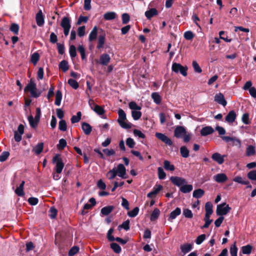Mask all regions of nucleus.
Returning a JSON list of instances; mask_svg holds the SVG:
<instances>
[{
    "instance_id": "1",
    "label": "nucleus",
    "mask_w": 256,
    "mask_h": 256,
    "mask_svg": "<svg viewBox=\"0 0 256 256\" xmlns=\"http://www.w3.org/2000/svg\"><path fill=\"white\" fill-rule=\"evenodd\" d=\"M24 92H30V96L32 98H38L41 95V92L38 90L36 88V84L32 79H30L28 84L24 88Z\"/></svg>"
},
{
    "instance_id": "2",
    "label": "nucleus",
    "mask_w": 256,
    "mask_h": 256,
    "mask_svg": "<svg viewBox=\"0 0 256 256\" xmlns=\"http://www.w3.org/2000/svg\"><path fill=\"white\" fill-rule=\"evenodd\" d=\"M118 122L120 126L125 129H129L132 127V124L130 122H125L126 120V114L124 110L122 108H120L118 112Z\"/></svg>"
},
{
    "instance_id": "3",
    "label": "nucleus",
    "mask_w": 256,
    "mask_h": 256,
    "mask_svg": "<svg viewBox=\"0 0 256 256\" xmlns=\"http://www.w3.org/2000/svg\"><path fill=\"white\" fill-rule=\"evenodd\" d=\"M41 116V110L40 108H36V114L34 118L32 115L28 117V120L30 124V126L32 128H36L38 124L40 121V118Z\"/></svg>"
},
{
    "instance_id": "4",
    "label": "nucleus",
    "mask_w": 256,
    "mask_h": 256,
    "mask_svg": "<svg viewBox=\"0 0 256 256\" xmlns=\"http://www.w3.org/2000/svg\"><path fill=\"white\" fill-rule=\"evenodd\" d=\"M172 71L176 72H180L184 76H186L188 74L187 71L188 68L187 66H182V64L176 62H174L172 66Z\"/></svg>"
},
{
    "instance_id": "5",
    "label": "nucleus",
    "mask_w": 256,
    "mask_h": 256,
    "mask_svg": "<svg viewBox=\"0 0 256 256\" xmlns=\"http://www.w3.org/2000/svg\"><path fill=\"white\" fill-rule=\"evenodd\" d=\"M231 210V208L226 202L218 204L216 207V214L217 216H222L226 214Z\"/></svg>"
},
{
    "instance_id": "6",
    "label": "nucleus",
    "mask_w": 256,
    "mask_h": 256,
    "mask_svg": "<svg viewBox=\"0 0 256 256\" xmlns=\"http://www.w3.org/2000/svg\"><path fill=\"white\" fill-rule=\"evenodd\" d=\"M52 162L56 163V172L60 174L64 167V163L58 154H56L52 158Z\"/></svg>"
},
{
    "instance_id": "7",
    "label": "nucleus",
    "mask_w": 256,
    "mask_h": 256,
    "mask_svg": "<svg viewBox=\"0 0 256 256\" xmlns=\"http://www.w3.org/2000/svg\"><path fill=\"white\" fill-rule=\"evenodd\" d=\"M156 137L164 143L166 145L171 146L173 145V142L168 136L165 134L161 132H156Z\"/></svg>"
},
{
    "instance_id": "8",
    "label": "nucleus",
    "mask_w": 256,
    "mask_h": 256,
    "mask_svg": "<svg viewBox=\"0 0 256 256\" xmlns=\"http://www.w3.org/2000/svg\"><path fill=\"white\" fill-rule=\"evenodd\" d=\"M170 180L174 185L180 188L184 184H187V181L185 178L176 176H171L170 178Z\"/></svg>"
},
{
    "instance_id": "9",
    "label": "nucleus",
    "mask_w": 256,
    "mask_h": 256,
    "mask_svg": "<svg viewBox=\"0 0 256 256\" xmlns=\"http://www.w3.org/2000/svg\"><path fill=\"white\" fill-rule=\"evenodd\" d=\"M24 128L23 124H20L18 128V130L14 132V138L16 142H20L22 140V136L24 133Z\"/></svg>"
},
{
    "instance_id": "10",
    "label": "nucleus",
    "mask_w": 256,
    "mask_h": 256,
    "mask_svg": "<svg viewBox=\"0 0 256 256\" xmlns=\"http://www.w3.org/2000/svg\"><path fill=\"white\" fill-rule=\"evenodd\" d=\"M186 133V128L182 126H177L174 130V136L176 138H182Z\"/></svg>"
},
{
    "instance_id": "11",
    "label": "nucleus",
    "mask_w": 256,
    "mask_h": 256,
    "mask_svg": "<svg viewBox=\"0 0 256 256\" xmlns=\"http://www.w3.org/2000/svg\"><path fill=\"white\" fill-rule=\"evenodd\" d=\"M116 171L117 172V175L122 178H126V168L124 165L122 164H120L117 166V168H116Z\"/></svg>"
},
{
    "instance_id": "12",
    "label": "nucleus",
    "mask_w": 256,
    "mask_h": 256,
    "mask_svg": "<svg viewBox=\"0 0 256 256\" xmlns=\"http://www.w3.org/2000/svg\"><path fill=\"white\" fill-rule=\"evenodd\" d=\"M162 186L160 184L156 185L154 186L152 190L148 194L147 196L149 198L154 197L161 190H162Z\"/></svg>"
},
{
    "instance_id": "13",
    "label": "nucleus",
    "mask_w": 256,
    "mask_h": 256,
    "mask_svg": "<svg viewBox=\"0 0 256 256\" xmlns=\"http://www.w3.org/2000/svg\"><path fill=\"white\" fill-rule=\"evenodd\" d=\"M226 157V155H221L218 152H215L212 154V158L218 164H221L224 163V158Z\"/></svg>"
},
{
    "instance_id": "14",
    "label": "nucleus",
    "mask_w": 256,
    "mask_h": 256,
    "mask_svg": "<svg viewBox=\"0 0 256 256\" xmlns=\"http://www.w3.org/2000/svg\"><path fill=\"white\" fill-rule=\"evenodd\" d=\"M36 20L37 25L39 26H42L44 24V16L42 14V10H39V11L36 14Z\"/></svg>"
},
{
    "instance_id": "15",
    "label": "nucleus",
    "mask_w": 256,
    "mask_h": 256,
    "mask_svg": "<svg viewBox=\"0 0 256 256\" xmlns=\"http://www.w3.org/2000/svg\"><path fill=\"white\" fill-rule=\"evenodd\" d=\"M214 100L224 106H225L227 104V102L224 98V94L220 92L216 94L214 96Z\"/></svg>"
},
{
    "instance_id": "16",
    "label": "nucleus",
    "mask_w": 256,
    "mask_h": 256,
    "mask_svg": "<svg viewBox=\"0 0 256 256\" xmlns=\"http://www.w3.org/2000/svg\"><path fill=\"white\" fill-rule=\"evenodd\" d=\"M110 61V57L108 54H103L100 56V64L102 66H107Z\"/></svg>"
},
{
    "instance_id": "17",
    "label": "nucleus",
    "mask_w": 256,
    "mask_h": 256,
    "mask_svg": "<svg viewBox=\"0 0 256 256\" xmlns=\"http://www.w3.org/2000/svg\"><path fill=\"white\" fill-rule=\"evenodd\" d=\"M100 30L102 32V34H100L98 38V45L96 46V48L98 49L103 48L106 40V34L104 32L102 29Z\"/></svg>"
},
{
    "instance_id": "18",
    "label": "nucleus",
    "mask_w": 256,
    "mask_h": 256,
    "mask_svg": "<svg viewBox=\"0 0 256 256\" xmlns=\"http://www.w3.org/2000/svg\"><path fill=\"white\" fill-rule=\"evenodd\" d=\"M89 104L90 105L92 109L98 115H102L104 114L105 110L101 106L95 104L93 100H92V104L94 106V108H92V104L90 103V101H89Z\"/></svg>"
},
{
    "instance_id": "19",
    "label": "nucleus",
    "mask_w": 256,
    "mask_h": 256,
    "mask_svg": "<svg viewBox=\"0 0 256 256\" xmlns=\"http://www.w3.org/2000/svg\"><path fill=\"white\" fill-rule=\"evenodd\" d=\"M200 132L202 136H205L212 134L214 132V130L210 126H206L202 128Z\"/></svg>"
},
{
    "instance_id": "20",
    "label": "nucleus",
    "mask_w": 256,
    "mask_h": 256,
    "mask_svg": "<svg viewBox=\"0 0 256 256\" xmlns=\"http://www.w3.org/2000/svg\"><path fill=\"white\" fill-rule=\"evenodd\" d=\"M214 179L216 182L218 183H223L227 180L228 177L225 174L222 173L214 176Z\"/></svg>"
},
{
    "instance_id": "21",
    "label": "nucleus",
    "mask_w": 256,
    "mask_h": 256,
    "mask_svg": "<svg viewBox=\"0 0 256 256\" xmlns=\"http://www.w3.org/2000/svg\"><path fill=\"white\" fill-rule=\"evenodd\" d=\"M236 118V114L234 110H230L226 117V121L228 123H232Z\"/></svg>"
},
{
    "instance_id": "22",
    "label": "nucleus",
    "mask_w": 256,
    "mask_h": 256,
    "mask_svg": "<svg viewBox=\"0 0 256 256\" xmlns=\"http://www.w3.org/2000/svg\"><path fill=\"white\" fill-rule=\"evenodd\" d=\"M82 128L86 135H89L92 131V127L89 124L86 122L82 123Z\"/></svg>"
},
{
    "instance_id": "23",
    "label": "nucleus",
    "mask_w": 256,
    "mask_h": 256,
    "mask_svg": "<svg viewBox=\"0 0 256 256\" xmlns=\"http://www.w3.org/2000/svg\"><path fill=\"white\" fill-rule=\"evenodd\" d=\"M145 16L148 20H150L154 16L158 14V12L155 8H152L145 12Z\"/></svg>"
},
{
    "instance_id": "24",
    "label": "nucleus",
    "mask_w": 256,
    "mask_h": 256,
    "mask_svg": "<svg viewBox=\"0 0 256 256\" xmlns=\"http://www.w3.org/2000/svg\"><path fill=\"white\" fill-rule=\"evenodd\" d=\"M181 214V210L180 208H176L174 210L172 211L170 214V216L168 218V221H171L172 220H174L176 218V217Z\"/></svg>"
},
{
    "instance_id": "25",
    "label": "nucleus",
    "mask_w": 256,
    "mask_h": 256,
    "mask_svg": "<svg viewBox=\"0 0 256 256\" xmlns=\"http://www.w3.org/2000/svg\"><path fill=\"white\" fill-rule=\"evenodd\" d=\"M24 184L25 182L22 180L19 186L17 187L15 190V193L19 196H23L24 195Z\"/></svg>"
},
{
    "instance_id": "26",
    "label": "nucleus",
    "mask_w": 256,
    "mask_h": 256,
    "mask_svg": "<svg viewBox=\"0 0 256 256\" xmlns=\"http://www.w3.org/2000/svg\"><path fill=\"white\" fill-rule=\"evenodd\" d=\"M60 26L63 28H70L71 25L70 18L66 16L64 17L61 21Z\"/></svg>"
},
{
    "instance_id": "27",
    "label": "nucleus",
    "mask_w": 256,
    "mask_h": 256,
    "mask_svg": "<svg viewBox=\"0 0 256 256\" xmlns=\"http://www.w3.org/2000/svg\"><path fill=\"white\" fill-rule=\"evenodd\" d=\"M114 208L113 206H104L101 209L100 212L104 216H108L109 214Z\"/></svg>"
},
{
    "instance_id": "28",
    "label": "nucleus",
    "mask_w": 256,
    "mask_h": 256,
    "mask_svg": "<svg viewBox=\"0 0 256 256\" xmlns=\"http://www.w3.org/2000/svg\"><path fill=\"white\" fill-rule=\"evenodd\" d=\"M98 36V28L96 26H94L90 32L89 36H88V40L90 42H92L95 40Z\"/></svg>"
},
{
    "instance_id": "29",
    "label": "nucleus",
    "mask_w": 256,
    "mask_h": 256,
    "mask_svg": "<svg viewBox=\"0 0 256 256\" xmlns=\"http://www.w3.org/2000/svg\"><path fill=\"white\" fill-rule=\"evenodd\" d=\"M193 189V186L192 184H184L180 188L181 192L184 194L190 192Z\"/></svg>"
},
{
    "instance_id": "30",
    "label": "nucleus",
    "mask_w": 256,
    "mask_h": 256,
    "mask_svg": "<svg viewBox=\"0 0 256 256\" xmlns=\"http://www.w3.org/2000/svg\"><path fill=\"white\" fill-rule=\"evenodd\" d=\"M160 214V210L158 208H155L152 211L150 216V220L151 222H154L159 217Z\"/></svg>"
},
{
    "instance_id": "31",
    "label": "nucleus",
    "mask_w": 256,
    "mask_h": 256,
    "mask_svg": "<svg viewBox=\"0 0 256 256\" xmlns=\"http://www.w3.org/2000/svg\"><path fill=\"white\" fill-rule=\"evenodd\" d=\"M205 216H210L213 212L212 204L210 202H207L205 204Z\"/></svg>"
},
{
    "instance_id": "32",
    "label": "nucleus",
    "mask_w": 256,
    "mask_h": 256,
    "mask_svg": "<svg viewBox=\"0 0 256 256\" xmlns=\"http://www.w3.org/2000/svg\"><path fill=\"white\" fill-rule=\"evenodd\" d=\"M192 248V245L190 244H186L180 246L181 251L184 254L190 252Z\"/></svg>"
},
{
    "instance_id": "33",
    "label": "nucleus",
    "mask_w": 256,
    "mask_h": 256,
    "mask_svg": "<svg viewBox=\"0 0 256 256\" xmlns=\"http://www.w3.org/2000/svg\"><path fill=\"white\" fill-rule=\"evenodd\" d=\"M116 16V12H107L104 15V18L105 20H114Z\"/></svg>"
},
{
    "instance_id": "34",
    "label": "nucleus",
    "mask_w": 256,
    "mask_h": 256,
    "mask_svg": "<svg viewBox=\"0 0 256 256\" xmlns=\"http://www.w3.org/2000/svg\"><path fill=\"white\" fill-rule=\"evenodd\" d=\"M59 68L62 70L64 72L68 70L69 66L68 62L66 60H62L58 65Z\"/></svg>"
},
{
    "instance_id": "35",
    "label": "nucleus",
    "mask_w": 256,
    "mask_h": 256,
    "mask_svg": "<svg viewBox=\"0 0 256 256\" xmlns=\"http://www.w3.org/2000/svg\"><path fill=\"white\" fill-rule=\"evenodd\" d=\"M43 148L44 143L40 142L38 143L33 148V151L35 152L36 154L38 155L42 152Z\"/></svg>"
},
{
    "instance_id": "36",
    "label": "nucleus",
    "mask_w": 256,
    "mask_h": 256,
    "mask_svg": "<svg viewBox=\"0 0 256 256\" xmlns=\"http://www.w3.org/2000/svg\"><path fill=\"white\" fill-rule=\"evenodd\" d=\"M204 191L201 188H198L193 192L192 196L194 198H202L204 195Z\"/></svg>"
},
{
    "instance_id": "37",
    "label": "nucleus",
    "mask_w": 256,
    "mask_h": 256,
    "mask_svg": "<svg viewBox=\"0 0 256 256\" xmlns=\"http://www.w3.org/2000/svg\"><path fill=\"white\" fill-rule=\"evenodd\" d=\"M256 154L255 147L252 145H249L246 149V155L248 156H254Z\"/></svg>"
},
{
    "instance_id": "38",
    "label": "nucleus",
    "mask_w": 256,
    "mask_h": 256,
    "mask_svg": "<svg viewBox=\"0 0 256 256\" xmlns=\"http://www.w3.org/2000/svg\"><path fill=\"white\" fill-rule=\"evenodd\" d=\"M152 98L154 102L157 104H159L162 102V98L158 92H154L152 94Z\"/></svg>"
},
{
    "instance_id": "39",
    "label": "nucleus",
    "mask_w": 256,
    "mask_h": 256,
    "mask_svg": "<svg viewBox=\"0 0 256 256\" xmlns=\"http://www.w3.org/2000/svg\"><path fill=\"white\" fill-rule=\"evenodd\" d=\"M180 153L182 157L187 158L189 156L190 151L186 146H182L180 148Z\"/></svg>"
},
{
    "instance_id": "40",
    "label": "nucleus",
    "mask_w": 256,
    "mask_h": 256,
    "mask_svg": "<svg viewBox=\"0 0 256 256\" xmlns=\"http://www.w3.org/2000/svg\"><path fill=\"white\" fill-rule=\"evenodd\" d=\"M252 246L250 244H248L242 247L241 250L243 254H250L252 250Z\"/></svg>"
},
{
    "instance_id": "41",
    "label": "nucleus",
    "mask_w": 256,
    "mask_h": 256,
    "mask_svg": "<svg viewBox=\"0 0 256 256\" xmlns=\"http://www.w3.org/2000/svg\"><path fill=\"white\" fill-rule=\"evenodd\" d=\"M62 98V93L60 90H58L56 94V100L54 104L56 105L59 106L60 104Z\"/></svg>"
},
{
    "instance_id": "42",
    "label": "nucleus",
    "mask_w": 256,
    "mask_h": 256,
    "mask_svg": "<svg viewBox=\"0 0 256 256\" xmlns=\"http://www.w3.org/2000/svg\"><path fill=\"white\" fill-rule=\"evenodd\" d=\"M110 247L116 254H120L122 252V248L117 243H111L110 244Z\"/></svg>"
},
{
    "instance_id": "43",
    "label": "nucleus",
    "mask_w": 256,
    "mask_h": 256,
    "mask_svg": "<svg viewBox=\"0 0 256 256\" xmlns=\"http://www.w3.org/2000/svg\"><path fill=\"white\" fill-rule=\"evenodd\" d=\"M106 176L109 180H113L117 176V172L116 171V168H114L112 170H110L106 173Z\"/></svg>"
},
{
    "instance_id": "44",
    "label": "nucleus",
    "mask_w": 256,
    "mask_h": 256,
    "mask_svg": "<svg viewBox=\"0 0 256 256\" xmlns=\"http://www.w3.org/2000/svg\"><path fill=\"white\" fill-rule=\"evenodd\" d=\"M164 166L167 170L174 171L175 169L174 166L170 164V162L167 160L164 161Z\"/></svg>"
},
{
    "instance_id": "45",
    "label": "nucleus",
    "mask_w": 256,
    "mask_h": 256,
    "mask_svg": "<svg viewBox=\"0 0 256 256\" xmlns=\"http://www.w3.org/2000/svg\"><path fill=\"white\" fill-rule=\"evenodd\" d=\"M78 50L80 53L81 58L82 60L86 59V54L85 49L82 45H80L78 47Z\"/></svg>"
},
{
    "instance_id": "46",
    "label": "nucleus",
    "mask_w": 256,
    "mask_h": 256,
    "mask_svg": "<svg viewBox=\"0 0 256 256\" xmlns=\"http://www.w3.org/2000/svg\"><path fill=\"white\" fill-rule=\"evenodd\" d=\"M82 113L80 112H78L76 113V116H72L71 118V122L72 124L78 122L81 119Z\"/></svg>"
},
{
    "instance_id": "47",
    "label": "nucleus",
    "mask_w": 256,
    "mask_h": 256,
    "mask_svg": "<svg viewBox=\"0 0 256 256\" xmlns=\"http://www.w3.org/2000/svg\"><path fill=\"white\" fill-rule=\"evenodd\" d=\"M121 228H124L126 231L130 230V220H128L124 222L122 224L118 226V230H120Z\"/></svg>"
},
{
    "instance_id": "48",
    "label": "nucleus",
    "mask_w": 256,
    "mask_h": 256,
    "mask_svg": "<svg viewBox=\"0 0 256 256\" xmlns=\"http://www.w3.org/2000/svg\"><path fill=\"white\" fill-rule=\"evenodd\" d=\"M67 142L66 140L61 138L59 140L58 144L57 145V148L59 150H64L66 146Z\"/></svg>"
},
{
    "instance_id": "49",
    "label": "nucleus",
    "mask_w": 256,
    "mask_h": 256,
    "mask_svg": "<svg viewBox=\"0 0 256 256\" xmlns=\"http://www.w3.org/2000/svg\"><path fill=\"white\" fill-rule=\"evenodd\" d=\"M68 83L74 90H76L79 87V84L78 82L72 78H70L68 81Z\"/></svg>"
},
{
    "instance_id": "50",
    "label": "nucleus",
    "mask_w": 256,
    "mask_h": 256,
    "mask_svg": "<svg viewBox=\"0 0 256 256\" xmlns=\"http://www.w3.org/2000/svg\"><path fill=\"white\" fill-rule=\"evenodd\" d=\"M128 106L132 110H140L142 109V107L138 106L135 102H129Z\"/></svg>"
},
{
    "instance_id": "51",
    "label": "nucleus",
    "mask_w": 256,
    "mask_h": 256,
    "mask_svg": "<svg viewBox=\"0 0 256 256\" xmlns=\"http://www.w3.org/2000/svg\"><path fill=\"white\" fill-rule=\"evenodd\" d=\"M58 128L60 130L65 132L67 130L66 122L65 120H62L58 122Z\"/></svg>"
},
{
    "instance_id": "52",
    "label": "nucleus",
    "mask_w": 256,
    "mask_h": 256,
    "mask_svg": "<svg viewBox=\"0 0 256 256\" xmlns=\"http://www.w3.org/2000/svg\"><path fill=\"white\" fill-rule=\"evenodd\" d=\"M142 112L140 110H132V116L135 120H139L142 116Z\"/></svg>"
},
{
    "instance_id": "53",
    "label": "nucleus",
    "mask_w": 256,
    "mask_h": 256,
    "mask_svg": "<svg viewBox=\"0 0 256 256\" xmlns=\"http://www.w3.org/2000/svg\"><path fill=\"white\" fill-rule=\"evenodd\" d=\"M92 205H91L90 204H84L83 209L80 212V214L82 216L86 214L88 212V210L92 209Z\"/></svg>"
},
{
    "instance_id": "54",
    "label": "nucleus",
    "mask_w": 256,
    "mask_h": 256,
    "mask_svg": "<svg viewBox=\"0 0 256 256\" xmlns=\"http://www.w3.org/2000/svg\"><path fill=\"white\" fill-rule=\"evenodd\" d=\"M194 34L190 30L186 31L184 34V38L186 40H192V38H194Z\"/></svg>"
},
{
    "instance_id": "55",
    "label": "nucleus",
    "mask_w": 256,
    "mask_h": 256,
    "mask_svg": "<svg viewBox=\"0 0 256 256\" xmlns=\"http://www.w3.org/2000/svg\"><path fill=\"white\" fill-rule=\"evenodd\" d=\"M40 60V55L38 53L36 52L34 53L31 56V62L34 64L36 65Z\"/></svg>"
},
{
    "instance_id": "56",
    "label": "nucleus",
    "mask_w": 256,
    "mask_h": 256,
    "mask_svg": "<svg viewBox=\"0 0 256 256\" xmlns=\"http://www.w3.org/2000/svg\"><path fill=\"white\" fill-rule=\"evenodd\" d=\"M139 208L138 207L134 208L132 210L128 212V215L131 218L136 217L138 213Z\"/></svg>"
},
{
    "instance_id": "57",
    "label": "nucleus",
    "mask_w": 256,
    "mask_h": 256,
    "mask_svg": "<svg viewBox=\"0 0 256 256\" xmlns=\"http://www.w3.org/2000/svg\"><path fill=\"white\" fill-rule=\"evenodd\" d=\"M69 52L72 58L76 56V48L74 45H71L69 48Z\"/></svg>"
},
{
    "instance_id": "58",
    "label": "nucleus",
    "mask_w": 256,
    "mask_h": 256,
    "mask_svg": "<svg viewBox=\"0 0 256 256\" xmlns=\"http://www.w3.org/2000/svg\"><path fill=\"white\" fill-rule=\"evenodd\" d=\"M210 216H205L204 218V221L205 222L204 224L202 227V228H208L210 224L212 222V220L210 219Z\"/></svg>"
},
{
    "instance_id": "59",
    "label": "nucleus",
    "mask_w": 256,
    "mask_h": 256,
    "mask_svg": "<svg viewBox=\"0 0 256 256\" xmlns=\"http://www.w3.org/2000/svg\"><path fill=\"white\" fill-rule=\"evenodd\" d=\"M158 176L160 180H164L166 177V174L164 172L163 168L161 167H158Z\"/></svg>"
},
{
    "instance_id": "60",
    "label": "nucleus",
    "mask_w": 256,
    "mask_h": 256,
    "mask_svg": "<svg viewBox=\"0 0 256 256\" xmlns=\"http://www.w3.org/2000/svg\"><path fill=\"white\" fill-rule=\"evenodd\" d=\"M58 210L54 207H52L50 208L49 210V216L51 218H55L56 216Z\"/></svg>"
},
{
    "instance_id": "61",
    "label": "nucleus",
    "mask_w": 256,
    "mask_h": 256,
    "mask_svg": "<svg viewBox=\"0 0 256 256\" xmlns=\"http://www.w3.org/2000/svg\"><path fill=\"white\" fill-rule=\"evenodd\" d=\"M183 215L186 218H192L193 217V214L191 210L188 208H184L183 210Z\"/></svg>"
},
{
    "instance_id": "62",
    "label": "nucleus",
    "mask_w": 256,
    "mask_h": 256,
    "mask_svg": "<svg viewBox=\"0 0 256 256\" xmlns=\"http://www.w3.org/2000/svg\"><path fill=\"white\" fill-rule=\"evenodd\" d=\"M88 20V17L87 16H83L80 15L76 22L77 25H80L82 22L86 23Z\"/></svg>"
},
{
    "instance_id": "63",
    "label": "nucleus",
    "mask_w": 256,
    "mask_h": 256,
    "mask_svg": "<svg viewBox=\"0 0 256 256\" xmlns=\"http://www.w3.org/2000/svg\"><path fill=\"white\" fill-rule=\"evenodd\" d=\"M238 248L236 246V242L232 244L230 248V254L231 256H237Z\"/></svg>"
},
{
    "instance_id": "64",
    "label": "nucleus",
    "mask_w": 256,
    "mask_h": 256,
    "mask_svg": "<svg viewBox=\"0 0 256 256\" xmlns=\"http://www.w3.org/2000/svg\"><path fill=\"white\" fill-rule=\"evenodd\" d=\"M247 176L252 180H256V170H252L248 173Z\"/></svg>"
}]
</instances>
